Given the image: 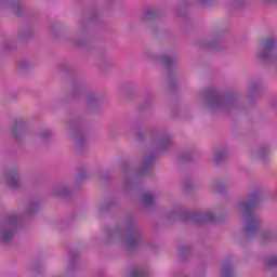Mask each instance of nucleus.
Masks as SVG:
<instances>
[{"label":"nucleus","instance_id":"nucleus-8","mask_svg":"<svg viewBox=\"0 0 277 277\" xmlns=\"http://www.w3.org/2000/svg\"><path fill=\"white\" fill-rule=\"evenodd\" d=\"M242 209H243V211H248V209H250V206H249L248 203H245V205L242 206Z\"/></svg>","mask_w":277,"mask_h":277},{"label":"nucleus","instance_id":"nucleus-7","mask_svg":"<svg viewBox=\"0 0 277 277\" xmlns=\"http://www.w3.org/2000/svg\"><path fill=\"white\" fill-rule=\"evenodd\" d=\"M23 126V122L21 121H15L14 126H13V129H18V127H22Z\"/></svg>","mask_w":277,"mask_h":277},{"label":"nucleus","instance_id":"nucleus-3","mask_svg":"<svg viewBox=\"0 0 277 277\" xmlns=\"http://www.w3.org/2000/svg\"><path fill=\"white\" fill-rule=\"evenodd\" d=\"M154 201H155V197L153 196V194H146L144 196L145 205H153Z\"/></svg>","mask_w":277,"mask_h":277},{"label":"nucleus","instance_id":"nucleus-5","mask_svg":"<svg viewBox=\"0 0 277 277\" xmlns=\"http://www.w3.org/2000/svg\"><path fill=\"white\" fill-rule=\"evenodd\" d=\"M276 263H277L276 258H272V259L267 260V265H276Z\"/></svg>","mask_w":277,"mask_h":277},{"label":"nucleus","instance_id":"nucleus-4","mask_svg":"<svg viewBox=\"0 0 277 277\" xmlns=\"http://www.w3.org/2000/svg\"><path fill=\"white\" fill-rule=\"evenodd\" d=\"M223 276H232V269L230 267H225L223 271Z\"/></svg>","mask_w":277,"mask_h":277},{"label":"nucleus","instance_id":"nucleus-2","mask_svg":"<svg viewBox=\"0 0 277 277\" xmlns=\"http://www.w3.org/2000/svg\"><path fill=\"white\" fill-rule=\"evenodd\" d=\"M274 49V38H268L262 43V51H271Z\"/></svg>","mask_w":277,"mask_h":277},{"label":"nucleus","instance_id":"nucleus-1","mask_svg":"<svg viewBox=\"0 0 277 277\" xmlns=\"http://www.w3.org/2000/svg\"><path fill=\"white\" fill-rule=\"evenodd\" d=\"M259 228V223L254 219H249L247 222V233L250 235Z\"/></svg>","mask_w":277,"mask_h":277},{"label":"nucleus","instance_id":"nucleus-6","mask_svg":"<svg viewBox=\"0 0 277 277\" xmlns=\"http://www.w3.org/2000/svg\"><path fill=\"white\" fill-rule=\"evenodd\" d=\"M142 274H144L142 271H134V272L132 273V276H133V277H140V276H142Z\"/></svg>","mask_w":277,"mask_h":277}]
</instances>
